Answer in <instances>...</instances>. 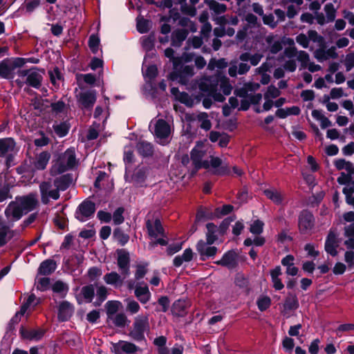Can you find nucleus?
I'll use <instances>...</instances> for the list:
<instances>
[{"mask_svg": "<svg viewBox=\"0 0 354 354\" xmlns=\"http://www.w3.org/2000/svg\"><path fill=\"white\" fill-rule=\"evenodd\" d=\"M15 201H11L5 210V214L8 216V212L11 211V215L15 221H19L24 214L34 210L38 205V200L36 194L30 193L28 195L17 196Z\"/></svg>", "mask_w": 354, "mask_h": 354, "instance_id": "obj_1", "label": "nucleus"}, {"mask_svg": "<svg viewBox=\"0 0 354 354\" xmlns=\"http://www.w3.org/2000/svg\"><path fill=\"white\" fill-rule=\"evenodd\" d=\"M77 165L74 147L68 148L64 153H59L52 161L50 174L56 176L65 171L73 169Z\"/></svg>", "mask_w": 354, "mask_h": 354, "instance_id": "obj_2", "label": "nucleus"}, {"mask_svg": "<svg viewBox=\"0 0 354 354\" xmlns=\"http://www.w3.org/2000/svg\"><path fill=\"white\" fill-rule=\"evenodd\" d=\"M149 330V323L147 316L138 315L135 318L132 329L128 335L136 342H147L145 333Z\"/></svg>", "mask_w": 354, "mask_h": 354, "instance_id": "obj_3", "label": "nucleus"}, {"mask_svg": "<svg viewBox=\"0 0 354 354\" xmlns=\"http://www.w3.org/2000/svg\"><path fill=\"white\" fill-rule=\"evenodd\" d=\"M95 211V203L89 198H86L76 208L74 216L77 221L84 222L92 218Z\"/></svg>", "mask_w": 354, "mask_h": 354, "instance_id": "obj_4", "label": "nucleus"}, {"mask_svg": "<svg viewBox=\"0 0 354 354\" xmlns=\"http://www.w3.org/2000/svg\"><path fill=\"white\" fill-rule=\"evenodd\" d=\"M315 225V218L308 209L301 210L298 216V229L301 234H306L311 231Z\"/></svg>", "mask_w": 354, "mask_h": 354, "instance_id": "obj_5", "label": "nucleus"}, {"mask_svg": "<svg viewBox=\"0 0 354 354\" xmlns=\"http://www.w3.org/2000/svg\"><path fill=\"white\" fill-rule=\"evenodd\" d=\"M17 57L5 58L0 62V78L11 80L15 77V70L20 68Z\"/></svg>", "mask_w": 354, "mask_h": 354, "instance_id": "obj_6", "label": "nucleus"}, {"mask_svg": "<svg viewBox=\"0 0 354 354\" xmlns=\"http://www.w3.org/2000/svg\"><path fill=\"white\" fill-rule=\"evenodd\" d=\"M141 349L134 343L119 340L116 343H112L111 351L115 354H135Z\"/></svg>", "mask_w": 354, "mask_h": 354, "instance_id": "obj_7", "label": "nucleus"}, {"mask_svg": "<svg viewBox=\"0 0 354 354\" xmlns=\"http://www.w3.org/2000/svg\"><path fill=\"white\" fill-rule=\"evenodd\" d=\"M239 253L235 250H230L225 252L220 260L214 261V263L228 270H233L239 265Z\"/></svg>", "mask_w": 354, "mask_h": 354, "instance_id": "obj_8", "label": "nucleus"}, {"mask_svg": "<svg viewBox=\"0 0 354 354\" xmlns=\"http://www.w3.org/2000/svg\"><path fill=\"white\" fill-rule=\"evenodd\" d=\"M196 250L200 256V260L202 261H205L210 258H214L218 251V248L216 246L209 245L207 242H205L203 239H200L197 242Z\"/></svg>", "mask_w": 354, "mask_h": 354, "instance_id": "obj_9", "label": "nucleus"}, {"mask_svg": "<svg viewBox=\"0 0 354 354\" xmlns=\"http://www.w3.org/2000/svg\"><path fill=\"white\" fill-rule=\"evenodd\" d=\"M149 167L142 166L141 167H137L131 175V182L136 187H145L146 180L149 175Z\"/></svg>", "mask_w": 354, "mask_h": 354, "instance_id": "obj_10", "label": "nucleus"}, {"mask_svg": "<svg viewBox=\"0 0 354 354\" xmlns=\"http://www.w3.org/2000/svg\"><path fill=\"white\" fill-rule=\"evenodd\" d=\"M46 333V330L41 328L28 330L24 326L19 328V335L22 339L38 342L41 340Z\"/></svg>", "mask_w": 354, "mask_h": 354, "instance_id": "obj_11", "label": "nucleus"}, {"mask_svg": "<svg viewBox=\"0 0 354 354\" xmlns=\"http://www.w3.org/2000/svg\"><path fill=\"white\" fill-rule=\"evenodd\" d=\"M116 254L118 255V266L120 269L121 273L124 275H129L130 268L129 252L124 249H118Z\"/></svg>", "mask_w": 354, "mask_h": 354, "instance_id": "obj_12", "label": "nucleus"}, {"mask_svg": "<svg viewBox=\"0 0 354 354\" xmlns=\"http://www.w3.org/2000/svg\"><path fill=\"white\" fill-rule=\"evenodd\" d=\"M146 228L150 237L156 238L158 235L166 237L165 229L158 218L155 219L153 224L148 219L146 221Z\"/></svg>", "mask_w": 354, "mask_h": 354, "instance_id": "obj_13", "label": "nucleus"}, {"mask_svg": "<svg viewBox=\"0 0 354 354\" xmlns=\"http://www.w3.org/2000/svg\"><path fill=\"white\" fill-rule=\"evenodd\" d=\"M338 246L339 241L337 238V234L330 230L325 241V251L332 257H336L338 253L337 250Z\"/></svg>", "mask_w": 354, "mask_h": 354, "instance_id": "obj_14", "label": "nucleus"}, {"mask_svg": "<svg viewBox=\"0 0 354 354\" xmlns=\"http://www.w3.org/2000/svg\"><path fill=\"white\" fill-rule=\"evenodd\" d=\"M95 101L96 94L95 91L82 92L79 95V102L83 108L86 109H92Z\"/></svg>", "mask_w": 354, "mask_h": 354, "instance_id": "obj_15", "label": "nucleus"}, {"mask_svg": "<svg viewBox=\"0 0 354 354\" xmlns=\"http://www.w3.org/2000/svg\"><path fill=\"white\" fill-rule=\"evenodd\" d=\"M73 313V308L71 303L64 301L59 306L57 318L60 322H66L71 317Z\"/></svg>", "mask_w": 354, "mask_h": 354, "instance_id": "obj_16", "label": "nucleus"}, {"mask_svg": "<svg viewBox=\"0 0 354 354\" xmlns=\"http://www.w3.org/2000/svg\"><path fill=\"white\" fill-rule=\"evenodd\" d=\"M138 153L142 158L153 156L154 153L153 145L146 140H140L136 146Z\"/></svg>", "mask_w": 354, "mask_h": 354, "instance_id": "obj_17", "label": "nucleus"}, {"mask_svg": "<svg viewBox=\"0 0 354 354\" xmlns=\"http://www.w3.org/2000/svg\"><path fill=\"white\" fill-rule=\"evenodd\" d=\"M73 180V174L68 173L56 178L54 180V185L58 189V190L65 191L71 185Z\"/></svg>", "mask_w": 354, "mask_h": 354, "instance_id": "obj_18", "label": "nucleus"}, {"mask_svg": "<svg viewBox=\"0 0 354 354\" xmlns=\"http://www.w3.org/2000/svg\"><path fill=\"white\" fill-rule=\"evenodd\" d=\"M188 304L186 300L179 299L176 300L171 306V313L173 315L182 317L187 315Z\"/></svg>", "mask_w": 354, "mask_h": 354, "instance_id": "obj_19", "label": "nucleus"}, {"mask_svg": "<svg viewBox=\"0 0 354 354\" xmlns=\"http://www.w3.org/2000/svg\"><path fill=\"white\" fill-rule=\"evenodd\" d=\"M216 209L212 212L210 208L200 207L196 212L195 223L217 218Z\"/></svg>", "mask_w": 354, "mask_h": 354, "instance_id": "obj_20", "label": "nucleus"}, {"mask_svg": "<svg viewBox=\"0 0 354 354\" xmlns=\"http://www.w3.org/2000/svg\"><path fill=\"white\" fill-rule=\"evenodd\" d=\"M57 268L56 262L50 259L42 261L38 268V274L41 275H50L53 273Z\"/></svg>", "mask_w": 354, "mask_h": 354, "instance_id": "obj_21", "label": "nucleus"}, {"mask_svg": "<svg viewBox=\"0 0 354 354\" xmlns=\"http://www.w3.org/2000/svg\"><path fill=\"white\" fill-rule=\"evenodd\" d=\"M155 135L159 138H166L170 133V127L164 120L160 119L155 126Z\"/></svg>", "mask_w": 354, "mask_h": 354, "instance_id": "obj_22", "label": "nucleus"}, {"mask_svg": "<svg viewBox=\"0 0 354 354\" xmlns=\"http://www.w3.org/2000/svg\"><path fill=\"white\" fill-rule=\"evenodd\" d=\"M189 32L186 29H178L171 34V46L180 47L182 43L186 39Z\"/></svg>", "mask_w": 354, "mask_h": 354, "instance_id": "obj_23", "label": "nucleus"}, {"mask_svg": "<svg viewBox=\"0 0 354 354\" xmlns=\"http://www.w3.org/2000/svg\"><path fill=\"white\" fill-rule=\"evenodd\" d=\"M216 84L220 83L221 89L223 95H229L231 94L232 86L230 83L229 78L221 73H218L216 77Z\"/></svg>", "mask_w": 354, "mask_h": 354, "instance_id": "obj_24", "label": "nucleus"}, {"mask_svg": "<svg viewBox=\"0 0 354 354\" xmlns=\"http://www.w3.org/2000/svg\"><path fill=\"white\" fill-rule=\"evenodd\" d=\"M43 77L37 71H30L28 76L26 77L25 84L35 88H39L41 86Z\"/></svg>", "mask_w": 354, "mask_h": 354, "instance_id": "obj_25", "label": "nucleus"}, {"mask_svg": "<svg viewBox=\"0 0 354 354\" xmlns=\"http://www.w3.org/2000/svg\"><path fill=\"white\" fill-rule=\"evenodd\" d=\"M98 283H90L84 286L81 289V295L85 300L86 303H91L95 297V288L97 287Z\"/></svg>", "mask_w": 354, "mask_h": 354, "instance_id": "obj_26", "label": "nucleus"}, {"mask_svg": "<svg viewBox=\"0 0 354 354\" xmlns=\"http://www.w3.org/2000/svg\"><path fill=\"white\" fill-rule=\"evenodd\" d=\"M281 274V268L280 266H276L270 271V277L272 282L273 283V287L277 290H281L284 288L283 283L281 279L279 278Z\"/></svg>", "mask_w": 354, "mask_h": 354, "instance_id": "obj_27", "label": "nucleus"}, {"mask_svg": "<svg viewBox=\"0 0 354 354\" xmlns=\"http://www.w3.org/2000/svg\"><path fill=\"white\" fill-rule=\"evenodd\" d=\"M299 307V303L296 294L288 292L283 303V308L286 310H295Z\"/></svg>", "mask_w": 354, "mask_h": 354, "instance_id": "obj_28", "label": "nucleus"}, {"mask_svg": "<svg viewBox=\"0 0 354 354\" xmlns=\"http://www.w3.org/2000/svg\"><path fill=\"white\" fill-rule=\"evenodd\" d=\"M206 241L209 245H212L218 239V227L214 223H208L206 225Z\"/></svg>", "mask_w": 354, "mask_h": 354, "instance_id": "obj_29", "label": "nucleus"}, {"mask_svg": "<svg viewBox=\"0 0 354 354\" xmlns=\"http://www.w3.org/2000/svg\"><path fill=\"white\" fill-rule=\"evenodd\" d=\"M15 146V140L11 138L0 139V157H4L9 151H12Z\"/></svg>", "mask_w": 354, "mask_h": 354, "instance_id": "obj_30", "label": "nucleus"}, {"mask_svg": "<svg viewBox=\"0 0 354 354\" xmlns=\"http://www.w3.org/2000/svg\"><path fill=\"white\" fill-rule=\"evenodd\" d=\"M50 158V153L47 151H44L41 152L37 158V160L35 162V167L38 170H44L46 169L48 161Z\"/></svg>", "mask_w": 354, "mask_h": 354, "instance_id": "obj_31", "label": "nucleus"}, {"mask_svg": "<svg viewBox=\"0 0 354 354\" xmlns=\"http://www.w3.org/2000/svg\"><path fill=\"white\" fill-rule=\"evenodd\" d=\"M53 292L59 294L62 298L67 295L69 287L68 285L61 280L56 281L51 287Z\"/></svg>", "mask_w": 354, "mask_h": 354, "instance_id": "obj_32", "label": "nucleus"}, {"mask_svg": "<svg viewBox=\"0 0 354 354\" xmlns=\"http://www.w3.org/2000/svg\"><path fill=\"white\" fill-rule=\"evenodd\" d=\"M121 303L118 301H108L106 304V312L107 315L106 322L108 323L109 320L113 319V316L117 313L119 309V306Z\"/></svg>", "mask_w": 354, "mask_h": 354, "instance_id": "obj_33", "label": "nucleus"}, {"mask_svg": "<svg viewBox=\"0 0 354 354\" xmlns=\"http://www.w3.org/2000/svg\"><path fill=\"white\" fill-rule=\"evenodd\" d=\"M71 125L66 121L62 122L59 124H54L53 129L59 138L65 137L69 132Z\"/></svg>", "mask_w": 354, "mask_h": 354, "instance_id": "obj_34", "label": "nucleus"}, {"mask_svg": "<svg viewBox=\"0 0 354 354\" xmlns=\"http://www.w3.org/2000/svg\"><path fill=\"white\" fill-rule=\"evenodd\" d=\"M96 299L93 303L95 307H99L106 299L108 292L107 288L104 286H97Z\"/></svg>", "mask_w": 354, "mask_h": 354, "instance_id": "obj_35", "label": "nucleus"}, {"mask_svg": "<svg viewBox=\"0 0 354 354\" xmlns=\"http://www.w3.org/2000/svg\"><path fill=\"white\" fill-rule=\"evenodd\" d=\"M222 160L218 157H212L210 160V165L214 168L217 169L214 172L215 174L223 176L228 173V169L227 167H222Z\"/></svg>", "mask_w": 354, "mask_h": 354, "instance_id": "obj_36", "label": "nucleus"}, {"mask_svg": "<svg viewBox=\"0 0 354 354\" xmlns=\"http://www.w3.org/2000/svg\"><path fill=\"white\" fill-rule=\"evenodd\" d=\"M311 114L315 119L321 122L322 129H324L333 125L331 121L322 114V110L315 109Z\"/></svg>", "mask_w": 354, "mask_h": 354, "instance_id": "obj_37", "label": "nucleus"}, {"mask_svg": "<svg viewBox=\"0 0 354 354\" xmlns=\"http://www.w3.org/2000/svg\"><path fill=\"white\" fill-rule=\"evenodd\" d=\"M264 195L274 203L279 205L283 201L281 194L274 189H266L263 191Z\"/></svg>", "mask_w": 354, "mask_h": 354, "instance_id": "obj_38", "label": "nucleus"}, {"mask_svg": "<svg viewBox=\"0 0 354 354\" xmlns=\"http://www.w3.org/2000/svg\"><path fill=\"white\" fill-rule=\"evenodd\" d=\"M205 2L209 6V9L213 10L216 15L224 13L227 10L225 4L220 3L215 0H205Z\"/></svg>", "mask_w": 354, "mask_h": 354, "instance_id": "obj_39", "label": "nucleus"}, {"mask_svg": "<svg viewBox=\"0 0 354 354\" xmlns=\"http://www.w3.org/2000/svg\"><path fill=\"white\" fill-rule=\"evenodd\" d=\"M113 236L122 246L127 243L129 240V236L127 234H125L120 227H116L114 229Z\"/></svg>", "mask_w": 354, "mask_h": 354, "instance_id": "obj_40", "label": "nucleus"}, {"mask_svg": "<svg viewBox=\"0 0 354 354\" xmlns=\"http://www.w3.org/2000/svg\"><path fill=\"white\" fill-rule=\"evenodd\" d=\"M13 236V231L7 226L0 228V248L4 246Z\"/></svg>", "mask_w": 354, "mask_h": 354, "instance_id": "obj_41", "label": "nucleus"}, {"mask_svg": "<svg viewBox=\"0 0 354 354\" xmlns=\"http://www.w3.org/2000/svg\"><path fill=\"white\" fill-rule=\"evenodd\" d=\"M151 21L143 17L137 19L136 28L140 34L147 33L150 30Z\"/></svg>", "mask_w": 354, "mask_h": 354, "instance_id": "obj_42", "label": "nucleus"}, {"mask_svg": "<svg viewBox=\"0 0 354 354\" xmlns=\"http://www.w3.org/2000/svg\"><path fill=\"white\" fill-rule=\"evenodd\" d=\"M308 38L313 42L318 43L320 47H326L324 38L319 35L315 30H310L308 31Z\"/></svg>", "mask_w": 354, "mask_h": 354, "instance_id": "obj_43", "label": "nucleus"}, {"mask_svg": "<svg viewBox=\"0 0 354 354\" xmlns=\"http://www.w3.org/2000/svg\"><path fill=\"white\" fill-rule=\"evenodd\" d=\"M234 283L240 288L248 289L249 279L243 273L239 272L235 275Z\"/></svg>", "mask_w": 354, "mask_h": 354, "instance_id": "obj_44", "label": "nucleus"}, {"mask_svg": "<svg viewBox=\"0 0 354 354\" xmlns=\"http://www.w3.org/2000/svg\"><path fill=\"white\" fill-rule=\"evenodd\" d=\"M236 219V216H230L225 219L221 223L219 227H218V234L221 236H223L229 228L230 223Z\"/></svg>", "mask_w": 354, "mask_h": 354, "instance_id": "obj_45", "label": "nucleus"}, {"mask_svg": "<svg viewBox=\"0 0 354 354\" xmlns=\"http://www.w3.org/2000/svg\"><path fill=\"white\" fill-rule=\"evenodd\" d=\"M48 73L50 82L54 86L56 85L57 80L60 81L64 80V76L58 66H55L53 70H49Z\"/></svg>", "mask_w": 354, "mask_h": 354, "instance_id": "obj_46", "label": "nucleus"}, {"mask_svg": "<svg viewBox=\"0 0 354 354\" xmlns=\"http://www.w3.org/2000/svg\"><path fill=\"white\" fill-rule=\"evenodd\" d=\"M100 43V39L97 35L92 34L89 37L88 41V45L93 53L95 54L97 53Z\"/></svg>", "mask_w": 354, "mask_h": 354, "instance_id": "obj_47", "label": "nucleus"}, {"mask_svg": "<svg viewBox=\"0 0 354 354\" xmlns=\"http://www.w3.org/2000/svg\"><path fill=\"white\" fill-rule=\"evenodd\" d=\"M177 100L187 107H192L194 104V99L185 91L180 93V96L177 97Z\"/></svg>", "mask_w": 354, "mask_h": 354, "instance_id": "obj_48", "label": "nucleus"}, {"mask_svg": "<svg viewBox=\"0 0 354 354\" xmlns=\"http://www.w3.org/2000/svg\"><path fill=\"white\" fill-rule=\"evenodd\" d=\"M257 305L258 306V309L261 312H263L270 308L271 305V299L268 296L260 297L257 299Z\"/></svg>", "mask_w": 354, "mask_h": 354, "instance_id": "obj_49", "label": "nucleus"}, {"mask_svg": "<svg viewBox=\"0 0 354 354\" xmlns=\"http://www.w3.org/2000/svg\"><path fill=\"white\" fill-rule=\"evenodd\" d=\"M113 323L114 325L119 328H124L127 322H130L129 320H128L127 316L124 313H118L117 314L115 317L112 319Z\"/></svg>", "mask_w": 354, "mask_h": 354, "instance_id": "obj_50", "label": "nucleus"}, {"mask_svg": "<svg viewBox=\"0 0 354 354\" xmlns=\"http://www.w3.org/2000/svg\"><path fill=\"white\" fill-rule=\"evenodd\" d=\"M263 222L257 219L251 225L250 232L253 234L259 235L263 231Z\"/></svg>", "mask_w": 354, "mask_h": 354, "instance_id": "obj_51", "label": "nucleus"}, {"mask_svg": "<svg viewBox=\"0 0 354 354\" xmlns=\"http://www.w3.org/2000/svg\"><path fill=\"white\" fill-rule=\"evenodd\" d=\"M104 280L107 284L114 285L120 281V276L115 272H111L104 276Z\"/></svg>", "mask_w": 354, "mask_h": 354, "instance_id": "obj_52", "label": "nucleus"}, {"mask_svg": "<svg viewBox=\"0 0 354 354\" xmlns=\"http://www.w3.org/2000/svg\"><path fill=\"white\" fill-rule=\"evenodd\" d=\"M124 209L122 207H118L113 214V220L115 225H120L124 221L123 213Z\"/></svg>", "mask_w": 354, "mask_h": 354, "instance_id": "obj_53", "label": "nucleus"}, {"mask_svg": "<svg viewBox=\"0 0 354 354\" xmlns=\"http://www.w3.org/2000/svg\"><path fill=\"white\" fill-rule=\"evenodd\" d=\"M207 117L208 115L205 112L201 113L198 115V120L202 121L200 127L205 131H209L212 128V122L207 119Z\"/></svg>", "mask_w": 354, "mask_h": 354, "instance_id": "obj_54", "label": "nucleus"}, {"mask_svg": "<svg viewBox=\"0 0 354 354\" xmlns=\"http://www.w3.org/2000/svg\"><path fill=\"white\" fill-rule=\"evenodd\" d=\"M281 94V91L274 85L271 84L268 87L266 93H264V98L266 100L272 97L277 98Z\"/></svg>", "mask_w": 354, "mask_h": 354, "instance_id": "obj_55", "label": "nucleus"}, {"mask_svg": "<svg viewBox=\"0 0 354 354\" xmlns=\"http://www.w3.org/2000/svg\"><path fill=\"white\" fill-rule=\"evenodd\" d=\"M102 275V270L97 266H93L88 270L87 276L91 281H95Z\"/></svg>", "mask_w": 354, "mask_h": 354, "instance_id": "obj_56", "label": "nucleus"}, {"mask_svg": "<svg viewBox=\"0 0 354 354\" xmlns=\"http://www.w3.org/2000/svg\"><path fill=\"white\" fill-rule=\"evenodd\" d=\"M41 0H27L24 4L26 12L29 14L32 13L39 6Z\"/></svg>", "mask_w": 354, "mask_h": 354, "instance_id": "obj_57", "label": "nucleus"}, {"mask_svg": "<svg viewBox=\"0 0 354 354\" xmlns=\"http://www.w3.org/2000/svg\"><path fill=\"white\" fill-rule=\"evenodd\" d=\"M324 10L328 21H333L336 16V10L333 3H328L325 5Z\"/></svg>", "mask_w": 354, "mask_h": 354, "instance_id": "obj_58", "label": "nucleus"}, {"mask_svg": "<svg viewBox=\"0 0 354 354\" xmlns=\"http://www.w3.org/2000/svg\"><path fill=\"white\" fill-rule=\"evenodd\" d=\"M50 107L51 108V112L57 115L64 111L66 107V104L64 101L59 100L57 102L50 103Z\"/></svg>", "mask_w": 354, "mask_h": 354, "instance_id": "obj_59", "label": "nucleus"}, {"mask_svg": "<svg viewBox=\"0 0 354 354\" xmlns=\"http://www.w3.org/2000/svg\"><path fill=\"white\" fill-rule=\"evenodd\" d=\"M234 209V206L230 204L223 205L221 207H216L217 218L230 214Z\"/></svg>", "mask_w": 354, "mask_h": 354, "instance_id": "obj_60", "label": "nucleus"}, {"mask_svg": "<svg viewBox=\"0 0 354 354\" xmlns=\"http://www.w3.org/2000/svg\"><path fill=\"white\" fill-rule=\"evenodd\" d=\"M10 185L8 183H4L3 185L0 188V203L3 202L8 198H12V195L10 194Z\"/></svg>", "mask_w": 354, "mask_h": 354, "instance_id": "obj_61", "label": "nucleus"}, {"mask_svg": "<svg viewBox=\"0 0 354 354\" xmlns=\"http://www.w3.org/2000/svg\"><path fill=\"white\" fill-rule=\"evenodd\" d=\"M158 304L161 307V309L158 310L162 313H166L170 306V300L167 296H161L158 299Z\"/></svg>", "mask_w": 354, "mask_h": 354, "instance_id": "obj_62", "label": "nucleus"}, {"mask_svg": "<svg viewBox=\"0 0 354 354\" xmlns=\"http://www.w3.org/2000/svg\"><path fill=\"white\" fill-rule=\"evenodd\" d=\"M180 10L183 14L187 15L192 17H195L196 15V8L195 6L193 5L188 6L186 2L180 5Z\"/></svg>", "mask_w": 354, "mask_h": 354, "instance_id": "obj_63", "label": "nucleus"}, {"mask_svg": "<svg viewBox=\"0 0 354 354\" xmlns=\"http://www.w3.org/2000/svg\"><path fill=\"white\" fill-rule=\"evenodd\" d=\"M158 75V67L155 64H151L147 67L145 73V76L149 80H154Z\"/></svg>", "mask_w": 354, "mask_h": 354, "instance_id": "obj_64", "label": "nucleus"}]
</instances>
